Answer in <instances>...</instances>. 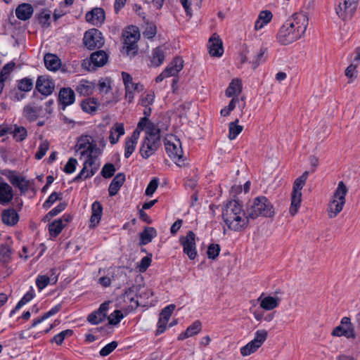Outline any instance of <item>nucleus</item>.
Here are the masks:
<instances>
[{"instance_id":"obj_39","label":"nucleus","mask_w":360,"mask_h":360,"mask_svg":"<svg viewBox=\"0 0 360 360\" xmlns=\"http://www.w3.org/2000/svg\"><path fill=\"white\" fill-rule=\"evenodd\" d=\"M11 134H13V139L18 142L24 141L27 136L26 128L16 124L13 126V129L11 130Z\"/></svg>"},{"instance_id":"obj_36","label":"nucleus","mask_w":360,"mask_h":360,"mask_svg":"<svg viewBox=\"0 0 360 360\" xmlns=\"http://www.w3.org/2000/svg\"><path fill=\"white\" fill-rule=\"evenodd\" d=\"M34 86L33 79L30 77H24L16 81L18 90L22 92L30 91Z\"/></svg>"},{"instance_id":"obj_26","label":"nucleus","mask_w":360,"mask_h":360,"mask_svg":"<svg viewBox=\"0 0 360 360\" xmlns=\"http://www.w3.org/2000/svg\"><path fill=\"white\" fill-rule=\"evenodd\" d=\"M85 18L87 22L93 24H95L96 21L103 22L105 20V11L102 8H94L86 13Z\"/></svg>"},{"instance_id":"obj_22","label":"nucleus","mask_w":360,"mask_h":360,"mask_svg":"<svg viewBox=\"0 0 360 360\" xmlns=\"http://www.w3.org/2000/svg\"><path fill=\"white\" fill-rule=\"evenodd\" d=\"M126 176L124 173L120 172L117 174L109 185V195L111 197L115 195L120 191L122 186L124 184Z\"/></svg>"},{"instance_id":"obj_63","label":"nucleus","mask_w":360,"mask_h":360,"mask_svg":"<svg viewBox=\"0 0 360 360\" xmlns=\"http://www.w3.org/2000/svg\"><path fill=\"white\" fill-rule=\"evenodd\" d=\"M155 100V94L153 92L147 94L146 96H142L139 100V103L142 106L151 105Z\"/></svg>"},{"instance_id":"obj_19","label":"nucleus","mask_w":360,"mask_h":360,"mask_svg":"<svg viewBox=\"0 0 360 360\" xmlns=\"http://www.w3.org/2000/svg\"><path fill=\"white\" fill-rule=\"evenodd\" d=\"M209 53L212 56L220 57L224 53L223 43L219 36L214 33L208 41Z\"/></svg>"},{"instance_id":"obj_44","label":"nucleus","mask_w":360,"mask_h":360,"mask_svg":"<svg viewBox=\"0 0 360 360\" xmlns=\"http://www.w3.org/2000/svg\"><path fill=\"white\" fill-rule=\"evenodd\" d=\"M73 335V330L67 329L61 331L57 335H54L51 340V342H56L58 345H61L66 337H70Z\"/></svg>"},{"instance_id":"obj_15","label":"nucleus","mask_w":360,"mask_h":360,"mask_svg":"<svg viewBox=\"0 0 360 360\" xmlns=\"http://www.w3.org/2000/svg\"><path fill=\"white\" fill-rule=\"evenodd\" d=\"M55 89V82L46 75H40L36 82V90L42 96L47 97L53 94Z\"/></svg>"},{"instance_id":"obj_58","label":"nucleus","mask_w":360,"mask_h":360,"mask_svg":"<svg viewBox=\"0 0 360 360\" xmlns=\"http://www.w3.org/2000/svg\"><path fill=\"white\" fill-rule=\"evenodd\" d=\"M118 343L117 341H112L104 346L99 352V354L101 356H106L112 352L117 347Z\"/></svg>"},{"instance_id":"obj_47","label":"nucleus","mask_w":360,"mask_h":360,"mask_svg":"<svg viewBox=\"0 0 360 360\" xmlns=\"http://www.w3.org/2000/svg\"><path fill=\"white\" fill-rule=\"evenodd\" d=\"M152 254L148 253L146 257H143L139 263L137 264V268L140 273L145 272L150 266L152 262Z\"/></svg>"},{"instance_id":"obj_51","label":"nucleus","mask_w":360,"mask_h":360,"mask_svg":"<svg viewBox=\"0 0 360 360\" xmlns=\"http://www.w3.org/2000/svg\"><path fill=\"white\" fill-rule=\"evenodd\" d=\"M116 169L112 163H106L103 165L101 174L105 179L111 178L115 173Z\"/></svg>"},{"instance_id":"obj_25","label":"nucleus","mask_w":360,"mask_h":360,"mask_svg":"<svg viewBox=\"0 0 360 360\" xmlns=\"http://www.w3.org/2000/svg\"><path fill=\"white\" fill-rule=\"evenodd\" d=\"M103 214V206L98 201H95L91 205V216L90 218V226H96L101 219Z\"/></svg>"},{"instance_id":"obj_40","label":"nucleus","mask_w":360,"mask_h":360,"mask_svg":"<svg viewBox=\"0 0 360 360\" xmlns=\"http://www.w3.org/2000/svg\"><path fill=\"white\" fill-rule=\"evenodd\" d=\"M238 120L236 119L234 122H231L229 124V139L234 140L243 131V126L238 125Z\"/></svg>"},{"instance_id":"obj_37","label":"nucleus","mask_w":360,"mask_h":360,"mask_svg":"<svg viewBox=\"0 0 360 360\" xmlns=\"http://www.w3.org/2000/svg\"><path fill=\"white\" fill-rule=\"evenodd\" d=\"M65 225L63 223L61 219H55L51 224H49V231L51 236H58L63 229Z\"/></svg>"},{"instance_id":"obj_1","label":"nucleus","mask_w":360,"mask_h":360,"mask_svg":"<svg viewBox=\"0 0 360 360\" xmlns=\"http://www.w3.org/2000/svg\"><path fill=\"white\" fill-rule=\"evenodd\" d=\"M246 211L251 219H255L259 216L272 217L275 214L272 203L264 195L257 196L252 202H250L247 205Z\"/></svg>"},{"instance_id":"obj_4","label":"nucleus","mask_w":360,"mask_h":360,"mask_svg":"<svg viewBox=\"0 0 360 360\" xmlns=\"http://www.w3.org/2000/svg\"><path fill=\"white\" fill-rule=\"evenodd\" d=\"M348 189L345 183L341 181L338 183V187L334 193V200L329 205V217L333 218L340 213L345 204V196Z\"/></svg>"},{"instance_id":"obj_45","label":"nucleus","mask_w":360,"mask_h":360,"mask_svg":"<svg viewBox=\"0 0 360 360\" xmlns=\"http://www.w3.org/2000/svg\"><path fill=\"white\" fill-rule=\"evenodd\" d=\"M124 317V315L122 312L120 310L116 309L107 317L108 324L112 326L118 325Z\"/></svg>"},{"instance_id":"obj_53","label":"nucleus","mask_w":360,"mask_h":360,"mask_svg":"<svg viewBox=\"0 0 360 360\" xmlns=\"http://www.w3.org/2000/svg\"><path fill=\"white\" fill-rule=\"evenodd\" d=\"M51 278L46 275H39L35 281L36 285L39 291H41L44 289L49 283Z\"/></svg>"},{"instance_id":"obj_42","label":"nucleus","mask_w":360,"mask_h":360,"mask_svg":"<svg viewBox=\"0 0 360 360\" xmlns=\"http://www.w3.org/2000/svg\"><path fill=\"white\" fill-rule=\"evenodd\" d=\"M266 48L261 47L259 52L257 53L255 58L252 60V68L256 69L260 64L265 62L267 58Z\"/></svg>"},{"instance_id":"obj_34","label":"nucleus","mask_w":360,"mask_h":360,"mask_svg":"<svg viewBox=\"0 0 360 360\" xmlns=\"http://www.w3.org/2000/svg\"><path fill=\"white\" fill-rule=\"evenodd\" d=\"M94 84L87 80H82L76 87L77 92L81 96H89L93 94Z\"/></svg>"},{"instance_id":"obj_38","label":"nucleus","mask_w":360,"mask_h":360,"mask_svg":"<svg viewBox=\"0 0 360 360\" xmlns=\"http://www.w3.org/2000/svg\"><path fill=\"white\" fill-rule=\"evenodd\" d=\"M146 137L158 139L161 141V129L155 125V123L150 122L146 129Z\"/></svg>"},{"instance_id":"obj_50","label":"nucleus","mask_w":360,"mask_h":360,"mask_svg":"<svg viewBox=\"0 0 360 360\" xmlns=\"http://www.w3.org/2000/svg\"><path fill=\"white\" fill-rule=\"evenodd\" d=\"M220 251L221 247L219 244L211 243L207 248V257L210 259L214 260L219 256Z\"/></svg>"},{"instance_id":"obj_52","label":"nucleus","mask_w":360,"mask_h":360,"mask_svg":"<svg viewBox=\"0 0 360 360\" xmlns=\"http://www.w3.org/2000/svg\"><path fill=\"white\" fill-rule=\"evenodd\" d=\"M23 114L24 116L30 121H35L38 118L36 108L30 105L24 107Z\"/></svg>"},{"instance_id":"obj_41","label":"nucleus","mask_w":360,"mask_h":360,"mask_svg":"<svg viewBox=\"0 0 360 360\" xmlns=\"http://www.w3.org/2000/svg\"><path fill=\"white\" fill-rule=\"evenodd\" d=\"M51 11L42 9L41 12L36 15L38 22L43 27H48L51 25Z\"/></svg>"},{"instance_id":"obj_28","label":"nucleus","mask_w":360,"mask_h":360,"mask_svg":"<svg viewBox=\"0 0 360 360\" xmlns=\"http://www.w3.org/2000/svg\"><path fill=\"white\" fill-rule=\"evenodd\" d=\"M1 219L4 224L14 226L18 223L19 216L13 208H8L2 212Z\"/></svg>"},{"instance_id":"obj_62","label":"nucleus","mask_w":360,"mask_h":360,"mask_svg":"<svg viewBox=\"0 0 360 360\" xmlns=\"http://www.w3.org/2000/svg\"><path fill=\"white\" fill-rule=\"evenodd\" d=\"M77 165V160L75 158H69L66 165L64 167L63 172L68 174H72L76 169Z\"/></svg>"},{"instance_id":"obj_11","label":"nucleus","mask_w":360,"mask_h":360,"mask_svg":"<svg viewBox=\"0 0 360 360\" xmlns=\"http://www.w3.org/2000/svg\"><path fill=\"white\" fill-rule=\"evenodd\" d=\"M287 26L288 25L284 23L281 27L277 34V39L282 45L290 44L302 37V29H298V31H295V30H292L290 27L287 29Z\"/></svg>"},{"instance_id":"obj_13","label":"nucleus","mask_w":360,"mask_h":360,"mask_svg":"<svg viewBox=\"0 0 360 360\" xmlns=\"http://www.w3.org/2000/svg\"><path fill=\"white\" fill-rule=\"evenodd\" d=\"M285 24L287 26V29L291 28L295 31H298V29L302 30V36L305 33L307 27L309 24V19L306 14L303 13H297L293 14L290 18H288Z\"/></svg>"},{"instance_id":"obj_55","label":"nucleus","mask_w":360,"mask_h":360,"mask_svg":"<svg viewBox=\"0 0 360 360\" xmlns=\"http://www.w3.org/2000/svg\"><path fill=\"white\" fill-rule=\"evenodd\" d=\"M105 320L103 315H101L96 310L90 313L87 316V321L91 325H98Z\"/></svg>"},{"instance_id":"obj_10","label":"nucleus","mask_w":360,"mask_h":360,"mask_svg":"<svg viewBox=\"0 0 360 360\" xmlns=\"http://www.w3.org/2000/svg\"><path fill=\"white\" fill-rule=\"evenodd\" d=\"M331 334L335 337L344 336L348 339H354L356 338V333L350 318L344 316L340 321V324L333 330Z\"/></svg>"},{"instance_id":"obj_46","label":"nucleus","mask_w":360,"mask_h":360,"mask_svg":"<svg viewBox=\"0 0 360 360\" xmlns=\"http://www.w3.org/2000/svg\"><path fill=\"white\" fill-rule=\"evenodd\" d=\"M176 306L174 304H170L163 308L160 314L159 319L164 322H168Z\"/></svg>"},{"instance_id":"obj_6","label":"nucleus","mask_w":360,"mask_h":360,"mask_svg":"<svg viewBox=\"0 0 360 360\" xmlns=\"http://www.w3.org/2000/svg\"><path fill=\"white\" fill-rule=\"evenodd\" d=\"M359 0H339L335 7L338 17L344 21L350 20L354 15Z\"/></svg>"},{"instance_id":"obj_20","label":"nucleus","mask_w":360,"mask_h":360,"mask_svg":"<svg viewBox=\"0 0 360 360\" xmlns=\"http://www.w3.org/2000/svg\"><path fill=\"white\" fill-rule=\"evenodd\" d=\"M13 198V191L12 187L0 176V205H8L11 202Z\"/></svg>"},{"instance_id":"obj_12","label":"nucleus","mask_w":360,"mask_h":360,"mask_svg":"<svg viewBox=\"0 0 360 360\" xmlns=\"http://www.w3.org/2000/svg\"><path fill=\"white\" fill-rule=\"evenodd\" d=\"M161 141L158 139L144 137L141 143L139 153L143 159H148L158 150Z\"/></svg>"},{"instance_id":"obj_33","label":"nucleus","mask_w":360,"mask_h":360,"mask_svg":"<svg viewBox=\"0 0 360 360\" xmlns=\"http://www.w3.org/2000/svg\"><path fill=\"white\" fill-rule=\"evenodd\" d=\"M165 52L163 49L158 46L154 49L152 51L150 58L151 65L153 67H159L165 60Z\"/></svg>"},{"instance_id":"obj_3","label":"nucleus","mask_w":360,"mask_h":360,"mask_svg":"<svg viewBox=\"0 0 360 360\" xmlns=\"http://www.w3.org/2000/svg\"><path fill=\"white\" fill-rule=\"evenodd\" d=\"M122 36L124 37V46L123 49L127 56L131 57L135 56L138 53L137 41L140 39V32L137 27L131 26L129 27L127 30H125Z\"/></svg>"},{"instance_id":"obj_17","label":"nucleus","mask_w":360,"mask_h":360,"mask_svg":"<svg viewBox=\"0 0 360 360\" xmlns=\"http://www.w3.org/2000/svg\"><path fill=\"white\" fill-rule=\"evenodd\" d=\"M1 174L8 179L13 186L18 188L21 193H25L27 191L29 181H26L24 177L16 175L14 171L10 169L3 170Z\"/></svg>"},{"instance_id":"obj_7","label":"nucleus","mask_w":360,"mask_h":360,"mask_svg":"<svg viewBox=\"0 0 360 360\" xmlns=\"http://www.w3.org/2000/svg\"><path fill=\"white\" fill-rule=\"evenodd\" d=\"M108 59V56L104 51H96L93 52L89 59H84L82 66L89 71H95L97 68L104 66Z\"/></svg>"},{"instance_id":"obj_59","label":"nucleus","mask_w":360,"mask_h":360,"mask_svg":"<svg viewBox=\"0 0 360 360\" xmlns=\"http://www.w3.org/2000/svg\"><path fill=\"white\" fill-rule=\"evenodd\" d=\"M49 148V143L47 141H44L39 144L38 150L35 154V158L37 160H41L46 153Z\"/></svg>"},{"instance_id":"obj_27","label":"nucleus","mask_w":360,"mask_h":360,"mask_svg":"<svg viewBox=\"0 0 360 360\" xmlns=\"http://www.w3.org/2000/svg\"><path fill=\"white\" fill-rule=\"evenodd\" d=\"M80 106L84 112L94 115L100 106V103L97 98H88L81 102Z\"/></svg>"},{"instance_id":"obj_5","label":"nucleus","mask_w":360,"mask_h":360,"mask_svg":"<svg viewBox=\"0 0 360 360\" xmlns=\"http://www.w3.org/2000/svg\"><path fill=\"white\" fill-rule=\"evenodd\" d=\"M176 143L168 140L167 138L164 140L165 150L168 156L180 166L184 164L185 159L184 158V151L181 148V143L176 136H174Z\"/></svg>"},{"instance_id":"obj_29","label":"nucleus","mask_w":360,"mask_h":360,"mask_svg":"<svg viewBox=\"0 0 360 360\" xmlns=\"http://www.w3.org/2000/svg\"><path fill=\"white\" fill-rule=\"evenodd\" d=\"M46 68L50 71L58 70L61 65L60 59L53 53H46L44 57Z\"/></svg>"},{"instance_id":"obj_14","label":"nucleus","mask_w":360,"mask_h":360,"mask_svg":"<svg viewBox=\"0 0 360 360\" xmlns=\"http://www.w3.org/2000/svg\"><path fill=\"white\" fill-rule=\"evenodd\" d=\"M242 210L243 205L239 200H231L229 201L222 210V218L226 225L231 224V220L232 218L236 214H240Z\"/></svg>"},{"instance_id":"obj_21","label":"nucleus","mask_w":360,"mask_h":360,"mask_svg":"<svg viewBox=\"0 0 360 360\" xmlns=\"http://www.w3.org/2000/svg\"><path fill=\"white\" fill-rule=\"evenodd\" d=\"M184 60L180 57H175L166 67L163 72L167 77L176 76L183 68Z\"/></svg>"},{"instance_id":"obj_2","label":"nucleus","mask_w":360,"mask_h":360,"mask_svg":"<svg viewBox=\"0 0 360 360\" xmlns=\"http://www.w3.org/2000/svg\"><path fill=\"white\" fill-rule=\"evenodd\" d=\"M309 176V172H304L300 176L297 178L293 184L292 192L291 195V205L289 212L294 216L298 211L302 201L301 191L304 186Z\"/></svg>"},{"instance_id":"obj_56","label":"nucleus","mask_w":360,"mask_h":360,"mask_svg":"<svg viewBox=\"0 0 360 360\" xmlns=\"http://www.w3.org/2000/svg\"><path fill=\"white\" fill-rule=\"evenodd\" d=\"M268 335V333L265 330H258L255 333V338L252 340L256 344L259 346H262V345L266 340Z\"/></svg>"},{"instance_id":"obj_24","label":"nucleus","mask_w":360,"mask_h":360,"mask_svg":"<svg viewBox=\"0 0 360 360\" xmlns=\"http://www.w3.org/2000/svg\"><path fill=\"white\" fill-rule=\"evenodd\" d=\"M33 7L31 4L22 3L15 9V15L20 20H27L30 19L33 14Z\"/></svg>"},{"instance_id":"obj_64","label":"nucleus","mask_w":360,"mask_h":360,"mask_svg":"<svg viewBox=\"0 0 360 360\" xmlns=\"http://www.w3.org/2000/svg\"><path fill=\"white\" fill-rule=\"evenodd\" d=\"M111 81L108 78H102L98 81V89L101 92L108 93L111 90Z\"/></svg>"},{"instance_id":"obj_35","label":"nucleus","mask_w":360,"mask_h":360,"mask_svg":"<svg viewBox=\"0 0 360 360\" xmlns=\"http://www.w3.org/2000/svg\"><path fill=\"white\" fill-rule=\"evenodd\" d=\"M241 91V81L238 79H233L226 89V96L229 98L238 95Z\"/></svg>"},{"instance_id":"obj_54","label":"nucleus","mask_w":360,"mask_h":360,"mask_svg":"<svg viewBox=\"0 0 360 360\" xmlns=\"http://www.w3.org/2000/svg\"><path fill=\"white\" fill-rule=\"evenodd\" d=\"M137 142L130 140L127 138L125 139L124 143V158H129L131 154L134 153Z\"/></svg>"},{"instance_id":"obj_31","label":"nucleus","mask_w":360,"mask_h":360,"mask_svg":"<svg viewBox=\"0 0 360 360\" xmlns=\"http://www.w3.org/2000/svg\"><path fill=\"white\" fill-rule=\"evenodd\" d=\"M12 260V248L8 244L0 245V264L6 266Z\"/></svg>"},{"instance_id":"obj_60","label":"nucleus","mask_w":360,"mask_h":360,"mask_svg":"<svg viewBox=\"0 0 360 360\" xmlns=\"http://www.w3.org/2000/svg\"><path fill=\"white\" fill-rule=\"evenodd\" d=\"M201 330V323L200 321H194L191 326H189L186 331L187 332L189 337H192L199 333Z\"/></svg>"},{"instance_id":"obj_9","label":"nucleus","mask_w":360,"mask_h":360,"mask_svg":"<svg viewBox=\"0 0 360 360\" xmlns=\"http://www.w3.org/2000/svg\"><path fill=\"white\" fill-rule=\"evenodd\" d=\"M83 44L89 50L101 47L104 44L101 32L96 28L87 30L84 35Z\"/></svg>"},{"instance_id":"obj_43","label":"nucleus","mask_w":360,"mask_h":360,"mask_svg":"<svg viewBox=\"0 0 360 360\" xmlns=\"http://www.w3.org/2000/svg\"><path fill=\"white\" fill-rule=\"evenodd\" d=\"M63 199V193L53 192L43 203L42 207L45 210L50 208L57 200Z\"/></svg>"},{"instance_id":"obj_32","label":"nucleus","mask_w":360,"mask_h":360,"mask_svg":"<svg viewBox=\"0 0 360 360\" xmlns=\"http://www.w3.org/2000/svg\"><path fill=\"white\" fill-rule=\"evenodd\" d=\"M158 235L155 228L147 226L140 233V245H145L152 241Z\"/></svg>"},{"instance_id":"obj_61","label":"nucleus","mask_w":360,"mask_h":360,"mask_svg":"<svg viewBox=\"0 0 360 360\" xmlns=\"http://www.w3.org/2000/svg\"><path fill=\"white\" fill-rule=\"evenodd\" d=\"M90 141L88 139V136L80 137L75 145V150L76 152H81L82 150H86L88 148L89 145L90 144Z\"/></svg>"},{"instance_id":"obj_49","label":"nucleus","mask_w":360,"mask_h":360,"mask_svg":"<svg viewBox=\"0 0 360 360\" xmlns=\"http://www.w3.org/2000/svg\"><path fill=\"white\" fill-rule=\"evenodd\" d=\"M142 286L140 284L132 285V286L127 288L123 293L124 298H127V300L130 299L132 297H138V293L141 290Z\"/></svg>"},{"instance_id":"obj_30","label":"nucleus","mask_w":360,"mask_h":360,"mask_svg":"<svg viewBox=\"0 0 360 360\" xmlns=\"http://www.w3.org/2000/svg\"><path fill=\"white\" fill-rule=\"evenodd\" d=\"M34 297V290L32 286H30L29 290L20 300V301L15 305V308L11 311L9 317H12L17 311H18L21 307L30 302Z\"/></svg>"},{"instance_id":"obj_57","label":"nucleus","mask_w":360,"mask_h":360,"mask_svg":"<svg viewBox=\"0 0 360 360\" xmlns=\"http://www.w3.org/2000/svg\"><path fill=\"white\" fill-rule=\"evenodd\" d=\"M101 150L99 148H98L97 145L93 142H91L86 150H84L80 152V155L84 156L86 153H89L98 156L101 155Z\"/></svg>"},{"instance_id":"obj_18","label":"nucleus","mask_w":360,"mask_h":360,"mask_svg":"<svg viewBox=\"0 0 360 360\" xmlns=\"http://www.w3.org/2000/svg\"><path fill=\"white\" fill-rule=\"evenodd\" d=\"M250 219L247 211L242 210L240 214H238L232 218L231 220V224H229L227 226L234 231H242L247 228Z\"/></svg>"},{"instance_id":"obj_23","label":"nucleus","mask_w":360,"mask_h":360,"mask_svg":"<svg viewBox=\"0 0 360 360\" xmlns=\"http://www.w3.org/2000/svg\"><path fill=\"white\" fill-rule=\"evenodd\" d=\"M257 301L259 302L261 308L269 311L277 307L281 300L278 297L271 296L264 297V293H262L257 299Z\"/></svg>"},{"instance_id":"obj_8","label":"nucleus","mask_w":360,"mask_h":360,"mask_svg":"<svg viewBox=\"0 0 360 360\" xmlns=\"http://www.w3.org/2000/svg\"><path fill=\"white\" fill-rule=\"evenodd\" d=\"M195 234L193 231H188L185 236L179 238L180 244L183 247V252L191 260H193L198 255L195 244Z\"/></svg>"},{"instance_id":"obj_16","label":"nucleus","mask_w":360,"mask_h":360,"mask_svg":"<svg viewBox=\"0 0 360 360\" xmlns=\"http://www.w3.org/2000/svg\"><path fill=\"white\" fill-rule=\"evenodd\" d=\"M75 101V94L70 87H63L60 89L58 96L60 110H65L68 106L73 104Z\"/></svg>"},{"instance_id":"obj_48","label":"nucleus","mask_w":360,"mask_h":360,"mask_svg":"<svg viewBox=\"0 0 360 360\" xmlns=\"http://www.w3.org/2000/svg\"><path fill=\"white\" fill-rule=\"evenodd\" d=\"M260 347L257 344H256L253 340H251L246 345L243 346L240 349V354L245 356H248Z\"/></svg>"}]
</instances>
